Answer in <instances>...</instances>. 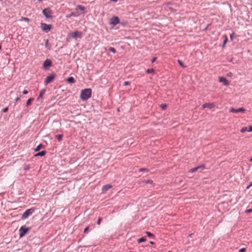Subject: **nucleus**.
<instances>
[{
	"label": "nucleus",
	"instance_id": "nucleus-6",
	"mask_svg": "<svg viewBox=\"0 0 252 252\" xmlns=\"http://www.w3.org/2000/svg\"><path fill=\"white\" fill-rule=\"evenodd\" d=\"M29 230V229L28 228H26V227L25 226H22L21 227V228H20V237H22L23 236H24L27 232Z\"/></svg>",
	"mask_w": 252,
	"mask_h": 252
},
{
	"label": "nucleus",
	"instance_id": "nucleus-49",
	"mask_svg": "<svg viewBox=\"0 0 252 252\" xmlns=\"http://www.w3.org/2000/svg\"><path fill=\"white\" fill-rule=\"evenodd\" d=\"M250 161H252V158L250 159Z\"/></svg>",
	"mask_w": 252,
	"mask_h": 252
},
{
	"label": "nucleus",
	"instance_id": "nucleus-20",
	"mask_svg": "<svg viewBox=\"0 0 252 252\" xmlns=\"http://www.w3.org/2000/svg\"><path fill=\"white\" fill-rule=\"evenodd\" d=\"M178 63L179 64V65L182 67L183 68H185L186 67V66L183 64V63H182V62L180 60H178Z\"/></svg>",
	"mask_w": 252,
	"mask_h": 252
},
{
	"label": "nucleus",
	"instance_id": "nucleus-3",
	"mask_svg": "<svg viewBox=\"0 0 252 252\" xmlns=\"http://www.w3.org/2000/svg\"><path fill=\"white\" fill-rule=\"evenodd\" d=\"M42 13L47 18H51L52 17L53 12L50 8H47L43 10Z\"/></svg>",
	"mask_w": 252,
	"mask_h": 252
},
{
	"label": "nucleus",
	"instance_id": "nucleus-21",
	"mask_svg": "<svg viewBox=\"0 0 252 252\" xmlns=\"http://www.w3.org/2000/svg\"><path fill=\"white\" fill-rule=\"evenodd\" d=\"M146 241V238H144V237H141L140 238V239H139L138 240V242L139 243H142V242H144Z\"/></svg>",
	"mask_w": 252,
	"mask_h": 252
},
{
	"label": "nucleus",
	"instance_id": "nucleus-24",
	"mask_svg": "<svg viewBox=\"0 0 252 252\" xmlns=\"http://www.w3.org/2000/svg\"><path fill=\"white\" fill-rule=\"evenodd\" d=\"M223 37H224V40L223 42L222 47H223L225 46L226 42H227V38L226 35H224Z\"/></svg>",
	"mask_w": 252,
	"mask_h": 252
},
{
	"label": "nucleus",
	"instance_id": "nucleus-31",
	"mask_svg": "<svg viewBox=\"0 0 252 252\" xmlns=\"http://www.w3.org/2000/svg\"><path fill=\"white\" fill-rule=\"evenodd\" d=\"M139 171L140 172L144 171H148V169H147V168H140V169H139Z\"/></svg>",
	"mask_w": 252,
	"mask_h": 252
},
{
	"label": "nucleus",
	"instance_id": "nucleus-52",
	"mask_svg": "<svg viewBox=\"0 0 252 252\" xmlns=\"http://www.w3.org/2000/svg\"><path fill=\"white\" fill-rule=\"evenodd\" d=\"M168 252H171V251H168Z\"/></svg>",
	"mask_w": 252,
	"mask_h": 252
},
{
	"label": "nucleus",
	"instance_id": "nucleus-42",
	"mask_svg": "<svg viewBox=\"0 0 252 252\" xmlns=\"http://www.w3.org/2000/svg\"><path fill=\"white\" fill-rule=\"evenodd\" d=\"M227 76L228 77H232V73L231 72H229L227 74Z\"/></svg>",
	"mask_w": 252,
	"mask_h": 252
},
{
	"label": "nucleus",
	"instance_id": "nucleus-22",
	"mask_svg": "<svg viewBox=\"0 0 252 252\" xmlns=\"http://www.w3.org/2000/svg\"><path fill=\"white\" fill-rule=\"evenodd\" d=\"M240 131L242 133H244L246 131H248V127H243L240 130Z\"/></svg>",
	"mask_w": 252,
	"mask_h": 252
},
{
	"label": "nucleus",
	"instance_id": "nucleus-13",
	"mask_svg": "<svg viewBox=\"0 0 252 252\" xmlns=\"http://www.w3.org/2000/svg\"><path fill=\"white\" fill-rule=\"evenodd\" d=\"M214 105L213 103H205L202 105L203 108H209L211 109L214 107Z\"/></svg>",
	"mask_w": 252,
	"mask_h": 252
},
{
	"label": "nucleus",
	"instance_id": "nucleus-26",
	"mask_svg": "<svg viewBox=\"0 0 252 252\" xmlns=\"http://www.w3.org/2000/svg\"><path fill=\"white\" fill-rule=\"evenodd\" d=\"M146 234H147V235L149 237H154V234L151 233V232H148V231H146Z\"/></svg>",
	"mask_w": 252,
	"mask_h": 252
},
{
	"label": "nucleus",
	"instance_id": "nucleus-15",
	"mask_svg": "<svg viewBox=\"0 0 252 252\" xmlns=\"http://www.w3.org/2000/svg\"><path fill=\"white\" fill-rule=\"evenodd\" d=\"M45 89L41 90L40 91V93H39V96H38V97L37 98V100H39L40 98H42V96L45 94Z\"/></svg>",
	"mask_w": 252,
	"mask_h": 252
},
{
	"label": "nucleus",
	"instance_id": "nucleus-46",
	"mask_svg": "<svg viewBox=\"0 0 252 252\" xmlns=\"http://www.w3.org/2000/svg\"><path fill=\"white\" fill-rule=\"evenodd\" d=\"M150 244L151 245H154V243L153 241H151V242H150Z\"/></svg>",
	"mask_w": 252,
	"mask_h": 252
},
{
	"label": "nucleus",
	"instance_id": "nucleus-45",
	"mask_svg": "<svg viewBox=\"0 0 252 252\" xmlns=\"http://www.w3.org/2000/svg\"><path fill=\"white\" fill-rule=\"evenodd\" d=\"M19 99H20V97H17L15 99V101H16V102H17V101H18Z\"/></svg>",
	"mask_w": 252,
	"mask_h": 252
},
{
	"label": "nucleus",
	"instance_id": "nucleus-17",
	"mask_svg": "<svg viewBox=\"0 0 252 252\" xmlns=\"http://www.w3.org/2000/svg\"><path fill=\"white\" fill-rule=\"evenodd\" d=\"M67 81L69 83H74L75 82V80L74 78L72 77H69L67 79Z\"/></svg>",
	"mask_w": 252,
	"mask_h": 252
},
{
	"label": "nucleus",
	"instance_id": "nucleus-19",
	"mask_svg": "<svg viewBox=\"0 0 252 252\" xmlns=\"http://www.w3.org/2000/svg\"><path fill=\"white\" fill-rule=\"evenodd\" d=\"M42 147L43 145L42 144H40L36 147V148L34 149V151L35 152L38 151L42 148Z\"/></svg>",
	"mask_w": 252,
	"mask_h": 252
},
{
	"label": "nucleus",
	"instance_id": "nucleus-41",
	"mask_svg": "<svg viewBox=\"0 0 252 252\" xmlns=\"http://www.w3.org/2000/svg\"><path fill=\"white\" fill-rule=\"evenodd\" d=\"M156 60H157V58H156V57L153 58L151 60L152 63L155 62L156 61Z\"/></svg>",
	"mask_w": 252,
	"mask_h": 252
},
{
	"label": "nucleus",
	"instance_id": "nucleus-29",
	"mask_svg": "<svg viewBox=\"0 0 252 252\" xmlns=\"http://www.w3.org/2000/svg\"><path fill=\"white\" fill-rule=\"evenodd\" d=\"M30 168H31L30 165H26L24 167V170H26V171L29 170Z\"/></svg>",
	"mask_w": 252,
	"mask_h": 252
},
{
	"label": "nucleus",
	"instance_id": "nucleus-2",
	"mask_svg": "<svg viewBox=\"0 0 252 252\" xmlns=\"http://www.w3.org/2000/svg\"><path fill=\"white\" fill-rule=\"evenodd\" d=\"M68 36L71 37L73 38H81L82 36V32L80 31H76L74 32L69 33L68 35Z\"/></svg>",
	"mask_w": 252,
	"mask_h": 252
},
{
	"label": "nucleus",
	"instance_id": "nucleus-10",
	"mask_svg": "<svg viewBox=\"0 0 252 252\" xmlns=\"http://www.w3.org/2000/svg\"><path fill=\"white\" fill-rule=\"evenodd\" d=\"M219 81L220 82L222 83L225 86H227L229 84V82L226 79V78L223 77H219Z\"/></svg>",
	"mask_w": 252,
	"mask_h": 252
},
{
	"label": "nucleus",
	"instance_id": "nucleus-12",
	"mask_svg": "<svg viewBox=\"0 0 252 252\" xmlns=\"http://www.w3.org/2000/svg\"><path fill=\"white\" fill-rule=\"evenodd\" d=\"M52 64V62L51 61L49 60V59H46L44 63H43V67L44 68L46 67H48V66H51Z\"/></svg>",
	"mask_w": 252,
	"mask_h": 252
},
{
	"label": "nucleus",
	"instance_id": "nucleus-39",
	"mask_svg": "<svg viewBox=\"0 0 252 252\" xmlns=\"http://www.w3.org/2000/svg\"><path fill=\"white\" fill-rule=\"evenodd\" d=\"M45 46L46 48L49 49V47H48V40H46V41Z\"/></svg>",
	"mask_w": 252,
	"mask_h": 252
},
{
	"label": "nucleus",
	"instance_id": "nucleus-33",
	"mask_svg": "<svg viewBox=\"0 0 252 252\" xmlns=\"http://www.w3.org/2000/svg\"><path fill=\"white\" fill-rule=\"evenodd\" d=\"M8 110V107H5V108H4V109H2V111L3 113H6V112H7Z\"/></svg>",
	"mask_w": 252,
	"mask_h": 252
},
{
	"label": "nucleus",
	"instance_id": "nucleus-50",
	"mask_svg": "<svg viewBox=\"0 0 252 252\" xmlns=\"http://www.w3.org/2000/svg\"><path fill=\"white\" fill-rule=\"evenodd\" d=\"M38 0V1H42V0Z\"/></svg>",
	"mask_w": 252,
	"mask_h": 252
},
{
	"label": "nucleus",
	"instance_id": "nucleus-43",
	"mask_svg": "<svg viewBox=\"0 0 252 252\" xmlns=\"http://www.w3.org/2000/svg\"><path fill=\"white\" fill-rule=\"evenodd\" d=\"M28 93V91L27 90H24L23 92V94H27Z\"/></svg>",
	"mask_w": 252,
	"mask_h": 252
},
{
	"label": "nucleus",
	"instance_id": "nucleus-40",
	"mask_svg": "<svg viewBox=\"0 0 252 252\" xmlns=\"http://www.w3.org/2000/svg\"><path fill=\"white\" fill-rule=\"evenodd\" d=\"M75 16V14H74V13H70L69 15H67L66 17H70V16Z\"/></svg>",
	"mask_w": 252,
	"mask_h": 252
},
{
	"label": "nucleus",
	"instance_id": "nucleus-8",
	"mask_svg": "<svg viewBox=\"0 0 252 252\" xmlns=\"http://www.w3.org/2000/svg\"><path fill=\"white\" fill-rule=\"evenodd\" d=\"M119 22H120V20H119V18L117 16H115V17H112V18H111L110 24V25H112L113 26H115V25H116L117 24L119 23Z\"/></svg>",
	"mask_w": 252,
	"mask_h": 252
},
{
	"label": "nucleus",
	"instance_id": "nucleus-1",
	"mask_svg": "<svg viewBox=\"0 0 252 252\" xmlns=\"http://www.w3.org/2000/svg\"><path fill=\"white\" fill-rule=\"evenodd\" d=\"M92 90L91 89H85L82 90L80 94V98L83 100H86L91 97Z\"/></svg>",
	"mask_w": 252,
	"mask_h": 252
},
{
	"label": "nucleus",
	"instance_id": "nucleus-23",
	"mask_svg": "<svg viewBox=\"0 0 252 252\" xmlns=\"http://www.w3.org/2000/svg\"><path fill=\"white\" fill-rule=\"evenodd\" d=\"M63 135L62 134H59L57 135L56 136V138L59 141H61L62 140Z\"/></svg>",
	"mask_w": 252,
	"mask_h": 252
},
{
	"label": "nucleus",
	"instance_id": "nucleus-36",
	"mask_svg": "<svg viewBox=\"0 0 252 252\" xmlns=\"http://www.w3.org/2000/svg\"><path fill=\"white\" fill-rule=\"evenodd\" d=\"M248 131H249V132L252 131V126H250L248 128Z\"/></svg>",
	"mask_w": 252,
	"mask_h": 252
},
{
	"label": "nucleus",
	"instance_id": "nucleus-25",
	"mask_svg": "<svg viewBox=\"0 0 252 252\" xmlns=\"http://www.w3.org/2000/svg\"><path fill=\"white\" fill-rule=\"evenodd\" d=\"M109 51H110V52H111L113 53H116V49L114 47H109Z\"/></svg>",
	"mask_w": 252,
	"mask_h": 252
},
{
	"label": "nucleus",
	"instance_id": "nucleus-16",
	"mask_svg": "<svg viewBox=\"0 0 252 252\" xmlns=\"http://www.w3.org/2000/svg\"><path fill=\"white\" fill-rule=\"evenodd\" d=\"M46 154V151H42L40 152H39L38 153H37L35 155V157H38V156H40V157H42V156H44Z\"/></svg>",
	"mask_w": 252,
	"mask_h": 252
},
{
	"label": "nucleus",
	"instance_id": "nucleus-30",
	"mask_svg": "<svg viewBox=\"0 0 252 252\" xmlns=\"http://www.w3.org/2000/svg\"><path fill=\"white\" fill-rule=\"evenodd\" d=\"M154 71V69H148L147 70H146V72L147 73H152Z\"/></svg>",
	"mask_w": 252,
	"mask_h": 252
},
{
	"label": "nucleus",
	"instance_id": "nucleus-47",
	"mask_svg": "<svg viewBox=\"0 0 252 252\" xmlns=\"http://www.w3.org/2000/svg\"><path fill=\"white\" fill-rule=\"evenodd\" d=\"M24 20H25V21H29V19L28 18H24Z\"/></svg>",
	"mask_w": 252,
	"mask_h": 252
},
{
	"label": "nucleus",
	"instance_id": "nucleus-7",
	"mask_svg": "<svg viewBox=\"0 0 252 252\" xmlns=\"http://www.w3.org/2000/svg\"><path fill=\"white\" fill-rule=\"evenodd\" d=\"M41 27L43 31H45L46 32H47L51 30L52 26L50 25H48L45 23H41Z\"/></svg>",
	"mask_w": 252,
	"mask_h": 252
},
{
	"label": "nucleus",
	"instance_id": "nucleus-37",
	"mask_svg": "<svg viewBox=\"0 0 252 252\" xmlns=\"http://www.w3.org/2000/svg\"><path fill=\"white\" fill-rule=\"evenodd\" d=\"M251 212H252V209H248V210H246V213H250Z\"/></svg>",
	"mask_w": 252,
	"mask_h": 252
},
{
	"label": "nucleus",
	"instance_id": "nucleus-35",
	"mask_svg": "<svg viewBox=\"0 0 252 252\" xmlns=\"http://www.w3.org/2000/svg\"><path fill=\"white\" fill-rule=\"evenodd\" d=\"M130 83L128 81H125L124 83V85L125 86L129 85H130Z\"/></svg>",
	"mask_w": 252,
	"mask_h": 252
},
{
	"label": "nucleus",
	"instance_id": "nucleus-38",
	"mask_svg": "<svg viewBox=\"0 0 252 252\" xmlns=\"http://www.w3.org/2000/svg\"><path fill=\"white\" fill-rule=\"evenodd\" d=\"M88 229H89V226H87V227H86L85 229H84V232L85 233H87L88 231Z\"/></svg>",
	"mask_w": 252,
	"mask_h": 252
},
{
	"label": "nucleus",
	"instance_id": "nucleus-18",
	"mask_svg": "<svg viewBox=\"0 0 252 252\" xmlns=\"http://www.w3.org/2000/svg\"><path fill=\"white\" fill-rule=\"evenodd\" d=\"M34 100L33 98H29L27 101L26 103V105L27 107H28L29 105H31L32 101Z\"/></svg>",
	"mask_w": 252,
	"mask_h": 252
},
{
	"label": "nucleus",
	"instance_id": "nucleus-5",
	"mask_svg": "<svg viewBox=\"0 0 252 252\" xmlns=\"http://www.w3.org/2000/svg\"><path fill=\"white\" fill-rule=\"evenodd\" d=\"M55 77V74H52L47 76L46 78L45 81H44L45 85H46L48 84L49 83H51L53 80V79H54Z\"/></svg>",
	"mask_w": 252,
	"mask_h": 252
},
{
	"label": "nucleus",
	"instance_id": "nucleus-32",
	"mask_svg": "<svg viewBox=\"0 0 252 252\" xmlns=\"http://www.w3.org/2000/svg\"><path fill=\"white\" fill-rule=\"evenodd\" d=\"M101 220H102V219L101 218H99L98 219V220L97 221V224L98 225H99L100 224V222H101Z\"/></svg>",
	"mask_w": 252,
	"mask_h": 252
},
{
	"label": "nucleus",
	"instance_id": "nucleus-48",
	"mask_svg": "<svg viewBox=\"0 0 252 252\" xmlns=\"http://www.w3.org/2000/svg\"><path fill=\"white\" fill-rule=\"evenodd\" d=\"M252 186V182L251 183L250 186L247 187V188H249L250 186Z\"/></svg>",
	"mask_w": 252,
	"mask_h": 252
},
{
	"label": "nucleus",
	"instance_id": "nucleus-4",
	"mask_svg": "<svg viewBox=\"0 0 252 252\" xmlns=\"http://www.w3.org/2000/svg\"><path fill=\"white\" fill-rule=\"evenodd\" d=\"M35 211L34 208H31L27 210L22 215V218L23 219H27L30 215L32 214Z\"/></svg>",
	"mask_w": 252,
	"mask_h": 252
},
{
	"label": "nucleus",
	"instance_id": "nucleus-51",
	"mask_svg": "<svg viewBox=\"0 0 252 252\" xmlns=\"http://www.w3.org/2000/svg\"><path fill=\"white\" fill-rule=\"evenodd\" d=\"M1 45H0V50H1Z\"/></svg>",
	"mask_w": 252,
	"mask_h": 252
},
{
	"label": "nucleus",
	"instance_id": "nucleus-34",
	"mask_svg": "<svg viewBox=\"0 0 252 252\" xmlns=\"http://www.w3.org/2000/svg\"><path fill=\"white\" fill-rule=\"evenodd\" d=\"M246 251V248H242V249H240L239 252H245Z\"/></svg>",
	"mask_w": 252,
	"mask_h": 252
},
{
	"label": "nucleus",
	"instance_id": "nucleus-11",
	"mask_svg": "<svg viewBox=\"0 0 252 252\" xmlns=\"http://www.w3.org/2000/svg\"><path fill=\"white\" fill-rule=\"evenodd\" d=\"M204 168H205L204 165H200V166H197L196 167L191 168V169L189 170V172L191 173H193V172H194L197 171L199 169L202 170V169H204Z\"/></svg>",
	"mask_w": 252,
	"mask_h": 252
},
{
	"label": "nucleus",
	"instance_id": "nucleus-9",
	"mask_svg": "<svg viewBox=\"0 0 252 252\" xmlns=\"http://www.w3.org/2000/svg\"><path fill=\"white\" fill-rule=\"evenodd\" d=\"M245 111V109L243 107L239 108L238 109H235L234 108H231L230 110V112L235 113H239V112L242 113V112H244Z\"/></svg>",
	"mask_w": 252,
	"mask_h": 252
},
{
	"label": "nucleus",
	"instance_id": "nucleus-28",
	"mask_svg": "<svg viewBox=\"0 0 252 252\" xmlns=\"http://www.w3.org/2000/svg\"><path fill=\"white\" fill-rule=\"evenodd\" d=\"M77 8L79 9H80L82 11H84L85 9V7H84L83 6H82V5H78Z\"/></svg>",
	"mask_w": 252,
	"mask_h": 252
},
{
	"label": "nucleus",
	"instance_id": "nucleus-44",
	"mask_svg": "<svg viewBox=\"0 0 252 252\" xmlns=\"http://www.w3.org/2000/svg\"><path fill=\"white\" fill-rule=\"evenodd\" d=\"M146 183L152 184L153 183V181L151 180H148L146 181Z\"/></svg>",
	"mask_w": 252,
	"mask_h": 252
},
{
	"label": "nucleus",
	"instance_id": "nucleus-14",
	"mask_svg": "<svg viewBox=\"0 0 252 252\" xmlns=\"http://www.w3.org/2000/svg\"><path fill=\"white\" fill-rule=\"evenodd\" d=\"M112 188V186H111L109 184L106 185L104 186L102 188V192H106L107 190H108L109 189Z\"/></svg>",
	"mask_w": 252,
	"mask_h": 252
},
{
	"label": "nucleus",
	"instance_id": "nucleus-27",
	"mask_svg": "<svg viewBox=\"0 0 252 252\" xmlns=\"http://www.w3.org/2000/svg\"><path fill=\"white\" fill-rule=\"evenodd\" d=\"M160 106L162 110H165L167 107V105L166 104H161Z\"/></svg>",
	"mask_w": 252,
	"mask_h": 252
}]
</instances>
